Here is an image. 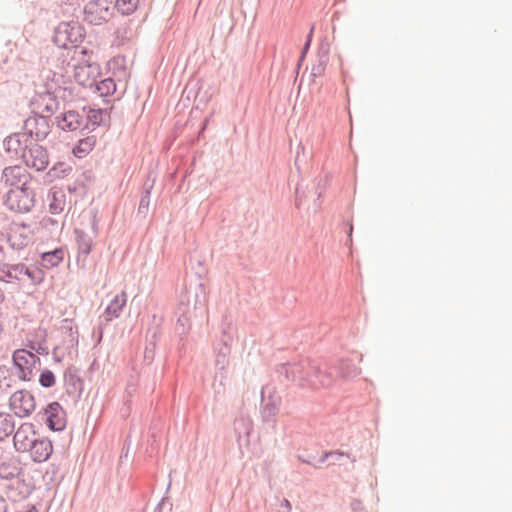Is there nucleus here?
<instances>
[{"instance_id":"obj_3","label":"nucleus","mask_w":512,"mask_h":512,"mask_svg":"<svg viewBox=\"0 0 512 512\" xmlns=\"http://www.w3.org/2000/svg\"><path fill=\"white\" fill-rule=\"evenodd\" d=\"M34 191L27 182H23L20 187L10 189L6 198L7 207L18 213H27L34 206Z\"/></svg>"},{"instance_id":"obj_23","label":"nucleus","mask_w":512,"mask_h":512,"mask_svg":"<svg viewBox=\"0 0 512 512\" xmlns=\"http://www.w3.org/2000/svg\"><path fill=\"white\" fill-rule=\"evenodd\" d=\"M39 381L43 387H51L55 384L54 374L51 371L46 370L41 373Z\"/></svg>"},{"instance_id":"obj_1","label":"nucleus","mask_w":512,"mask_h":512,"mask_svg":"<svg viewBox=\"0 0 512 512\" xmlns=\"http://www.w3.org/2000/svg\"><path fill=\"white\" fill-rule=\"evenodd\" d=\"M81 57L74 67V80L82 87H92L100 76V65L92 61V52L83 48L80 51Z\"/></svg>"},{"instance_id":"obj_24","label":"nucleus","mask_w":512,"mask_h":512,"mask_svg":"<svg viewBox=\"0 0 512 512\" xmlns=\"http://www.w3.org/2000/svg\"><path fill=\"white\" fill-rule=\"evenodd\" d=\"M58 171H61L62 173H65L66 171H70L69 167H65L63 163H59L55 165L50 171L49 174L52 176H59Z\"/></svg>"},{"instance_id":"obj_15","label":"nucleus","mask_w":512,"mask_h":512,"mask_svg":"<svg viewBox=\"0 0 512 512\" xmlns=\"http://www.w3.org/2000/svg\"><path fill=\"white\" fill-rule=\"evenodd\" d=\"M76 243L78 250V258H86L92 251L94 242L93 238L83 231L76 230Z\"/></svg>"},{"instance_id":"obj_28","label":"nucleus","mask_w":512,"mask_h":512,"mask_svg":"<svg viewBox=\"0 0 512 512\" xmlns=\"http://www.w3.org/2000/svg\"><path fill=\"white\" fill-rule=\"evenodd\" d=\"M7 506L3 499H0V512H6Z\"/></svg>"},{"instance_id":"obj_20","label":"nucleus","mask_w":512,"mask_h":512,"mask_svg":"<svg viewBox=\"0 0 512 512\" xmlns=\"http://www.w3.org/2000/svg\"><path fill=\"white\" fill-rule=\"evenodd\" d=\"M141 0H116L115 6L124 15L134 13L140 6Z\"/></svg>"},{"instance_id":"obj_4","label":"nucleus","mask_w":512,"mask_h":512,"mask_svg":"<svg viewBox=\"0 0 512 512\" xmlns=\"http://www.w3.org/2000/svg\"><path fill=\"white\" fill-rule=\"evenodd\" d=\"M13 362L19 369V378L29 381L33 376V371L40 364V359L26 349H18L13 353Z\"/></svg>"},{"instance_id":"obj_33","label":"nucleus","mask_w":512,"mask_h":512,"mask_svg":"<svg viewBox=\"0 0 512 512\" xmlns=\"http://www.w3.org/2000/svg\"><path fill=\"white\" fill-rule=\"evenodd\" d=\"M284 506H290L289 501H285Z\"/></svg>"},{"instance_id":"obj_22","label":"nucleus","mask_w":512,"mask_h":512,"mask_svg":"<svg viewBox=\"0 0 512 512\" xmlns=\"http://www.w3.org/2000/svg\"><path fill=\"white\" fill-rule=\"evenodd\" d=\"M107 112L102 109H90L87 114L88 121L92 125H101L105 122Z\"/></svg>"},{"instance_id":"obj_18","label":"nucleus","mask_w":512,"mask_h":512,"mask_svg":"<svg viewBox=\"0 0 512 512\" xmlns=\"http://www.w3.org/2000/svg\"><path fill=\"white\" fill-rule=\"evenodd\" d=\"M291 372L293 374L294 379L315 386V382L311 378V373L316 372L314 367L306 365L304 370L303 367L300 368L298 366H294Z\"/></svg>"},{"instance_id":"obj_29","label":"nucleus","mask_w":512,"mask_h":512,"mask_svg":"<svg viewBox=\"0 0 512 512\" xmlns=\"http://www.w3.org/2000/svg\"><path fill=\"white\" fill-rule=\"evenodd\" d=\"M28 241H29L28 237H27V236H25V237H23V239L20 241V243H18L17 245H18V246H25V245H27Z\"/></svg>"},{"instance_id":"obj_6","label":"nucleus","mask_w":512,"mask_h":512,"mask_svg":"<svg viewBox=\"0 0 512 512\" xmlns=\"http://www.w3.org/2000/svg\"><path fill=\"white\" fill-rule=\"evenodd\" d=\"M111 16L110 2L108 0H92L84 8L85 21L100 25Z\"/></svg>"},{"instance_id":"obj_17","label":"nucleus","mask_w":512,"mask_h":512,"mask_svg":"<svg viewBox=\"0 0 512 512\" xmlns=\"http://www.w3.org/2000/svg\"><path fill=\"white\" fill-rule=\"evenodd\" d=\"M42 265L47 269L57 267L64 259V252L62 249H55L51 252L43 253L41 256Z\"/></svg>"},{"instance_id":"obj_7","label":"nucleus","mask_w":512,"mask_h":512,"mask_svg":"<svg viewBox=\"0 0 512 512\" xmlns=\"http://www.w3.org/2000/svg\"><path fill=\"white\" fill-rule=\"evenodd\" d=\"M10 408L17 417L29 416L36 407L34 396L25 390H19L10 397Z\"/></svg>"},{"instance_id":"obj_31","label":"nucleus","mask_w":512,"mask_h":512,"mask_svg":"<svg viewBox=\"0 0 512 512\" xmlns=\"http://www.w3.org/2000/svg\"><path fill=\"white\" fill-rule=\"evenodd\" d=\"M4 300V294L3 292L0 290V302H2Z\"/></svg>"},{"instance_id":"obj_32","label":"nucleus","mask_w":512,"mask_h":512,"mask_svg":"<svg viewBox=\"0 0 512 512\" xmlns=\"http://www.w3.org/2000/svg\"><path fill=\"white\" fill-rule=\"evenodd\" d=\"M284 506H290L289 501H285Z\"/></svg>"},{"instance_id":"obj_19","label":"nucleus","mask_w":512,"mask_h":512,"mask_svg":"<svg viewBox=\"0 0 512 512\" xmlns=\"http://www.w3.org/2000/svg\"><path fill=\"white\" fill-rule=\"evenodd\" d=\"M14 430V421L7 413H0V441L8 437Z\"/></svg>"},{"instance_id":"obj_27","label":"nucleus","mask_w":512,"mask_h":512,"mask_svg":"<svg viewBox=\"0 0 512 512\" xmlns=\"http://www.w3.org/2000/svg\"><path fill=\"white\" fill-rule=\"evenodd\" d=\"M313 70L317 71V75H322L325 71V62L321 61L317 68H314Z\"/></svg>"},{"instance_id":"obj_16","label":"nucleus","mask_w":512,"mask_h":512,"mask_svg":"<svg viewBox=\"0 0 512 512\" xmlns=\"http://www.w3.org/2000/svg\"><path fill=\"white\" fill-rule=\"evenodd\" d=\"M95 145V136H88L86 138L80 139L76 146L73 148L72 152L76 157L83 158L94 149Z\"/></svg>"},{"instance_id":"obj_10","label":"nucleus","mask_w":512,"mask_h":512,"mask_svg":"<svg viewBox=\"0 0 512 512\" xmlns=\"http://www.w3.org/2000/svg\"><path fill=\"white\" fill-rule=\"evenodd\" d=\"M82 115L75 110H68L56 117L57 126L64 131H75L81 127Z\"/></svg>"},{"instance_id":"obj_14","label":"nucleus","mask_w":512,"mask_h":512,"mask_svg":"<svg viewBox=\"0 0 512 512\" xmlns=\"http://www.w3.org/2000/svg\"><path fill=\"white\" fill-rule=\"evenodd\" d=\"M26 128L37 139H43L48 133V122L44 117H33L26 121Z\"/></svg>"},{"instance_id":"obj_11","label":"nucleus","mask_w":512,"mask_h":512,"mask_svg":"<svg viewBox=\"0 0 512 512\" xmlns=\"http://www.w3.org/2000/svg\"><path fill=\"white\" fill-rule=\"evenodd\" d=\"M53 446L51 441L48 439H36L34 443L31 445V448L28 450L32 459L35 462H44L46 461L50 455L52 454Z\"/></svg>"},{"instance_id":"obj_30","label":"nucleus","mask_w":512,"mask_h":512,"mask_svg":"<svg viewBox=\"0 0 512 512\" xmlns=\"http://www.w3.org/2000/svg\"><path fill=\"white\" fill-rule=\"evenodd\" d=\"M312 32H313V29H311L310 33H309V36H308V41L305 45V50L309 47L310 45V40H311V36H312Z\"/></svg>"},{"instance_id":"obj_2","label":"nucleus","mask_w":512,"mask_h":512,"mask_svg":"<svg viewBox=\"0 0 512 512\" xmlns=\"http://www.w3.org/2000/svg\"><path fill=\"white\" fill-rule=\"evenodd\" d=\"M84 38V29L78 22H62L54 32L53 41L59 48L76 47Z\"/></svg>"},{"instance_id":"obj_21","label":"nucleus","mask_w":512,"mask_h":512,"mask_svg":"<svg viewBox=\"0 0 512 512\" xmlns=\"http://www.w3.org/2000/svg\"><path fill=\"white\" fill-rule=\"evenodd\" d=\"M96 89L101 97H107L116 91V84L112 78H106L96 85Z\"/></svg>"},{"instance_id":"obj_12","label":"nucleus","mask_w":512,"mask_h":512,"mask_svg":"<svg viewBox=\"0 0 512 512\" xmlns=\"http://www.w3.org/2000/svg\"><path fill=\"white\" fill-rule=\"evenodd\" d=\"M126 302L127 296L124 291L116 294L104 311L103 316L105 321L110 322L118 318Z\"/></svg>"},{"instance_id":"obj_9","label":"nucleus","mask_w":512,"mask_h":512,"mask_svg":"<svg viewBox=\"0 0 512 512\" xmlns=\"http://www.w3.org/2000/svg\"><path fill=\"white\" fill-rule=\"evenodd\" d=\"M45 423L53 431H62L66 426V414L57 402L50 403L44 410Z\"/></svg>"},{"instance_id":"obj_8","label":"nucleus","mask_w":512,"mask_h":512,"mask_svg":"<svg viewBox=\"0 0 512 512\" xmlns=\"http://www.w3.org/2000/svg\"><path fill=\"white\" fill-rule=\"evenodd\" d=\"M35 440V426L32 423H23L14 434V447L18 452H28Z\"/></svg>"},{"instance_id":"obj_13","label":"nucleus","mask_w":512,"mask_h":512,"mask_svg":"<svg viewBox=\"0 0 512 512\" xmlns=\"http://www.w3.org/2000/svg\"><path fill=\"white\" fill-rule=\"evenodd\" d=\"M26 178L25 171L19 166L7 167L3 171V181L5 185L11 187H20Z\"/></svg>"},{"instance_id":"obj_5","label":"nucleus","mask_w":512,"mask_h":512,"mask_svg":"<svg viewBox=\"0 0 512 512\" xmlns=\"http://www.w3.org/2000/svg\"><path fill=\"white\" fill-rule=\"evenodd\" d=\"M22 158L28 167L36 171H43L49 165V154L47 150L37 143L30 144L27 149L23 151Z\"/></svg>"},{"instance_id":"obj_25","label":"nucleus","mask_w":512,"mask_h":512,"mask_svg":"<svg viewBox=\"0 0 512 512\" xmlns=\"http://www.w3.org/2000/svg\"><path fill=\"white\" fill-rule=\"evenodd\" d=\"M15 144H19V139L16 135L7 138L6 145L8 150H11L12 146Z\"/></svg>"},{"instance_id":"obj_26","label":"nucleus","mask_w":512,"mask_h":512,"mask_svg":"<svg viewBox=\"0 0 512 512\" xmlns=\"http://www.w3.org/2000/svg\"><path fill=\"white\" fill-rule=\"evenodd\" d=\"M25 274L30 277L35 283H39L42 281V276L36 277L34 275V272L30 271L29 269H25Z\"/></svg>"}]
</instances>
